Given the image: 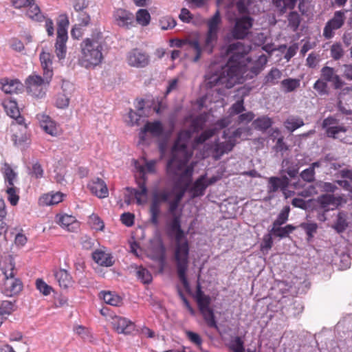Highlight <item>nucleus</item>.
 <instances>
[{
  "label": "nucleus",
  "instance_id": "19",
  "mask_svg": "<svg viewBox=\"0 0 352 352\" xmlns=\"http://www.w3.org/2000/svg\"><path fill=\"white\" fill-rule=\"evenodd\" d=\"M116 24L120 27L129 28L133 25L134 16L130 12L124 9H118L113 13Z\"/></svg>",
  "mask_w": 352,
  "mask_h": 352
},
{
  "label": "nucleus",
  "instance_id": "45",
  "mask_svg": "<svg viewBox=\"0 0 352 352\" xmlns=\"http://www.w3.org/2000/svg\"><path fill=\"white\" fill-rule=\"evenodd\" d=\"M2 171L6 186H14V181L16 179V174L12 168L8 164H5Z\"/></svg>",
  "mask_w": 352,
  "mask_h": 352
},
{
  "label": "nucleus",
  "instance_id": "16",
  "mask_svg": "<svg viewBox=\"0 0 352 352\" xmlns=\"http://www.w3.org/2000/svg\"><path fill=\"white\" fill-rule=\"evenodd\" d=\"M345 20L344 12L342 11H336L333 17L329 20L323 31V35L326 38H331L333 36V31L340 28L344 24Z\"/></svg>",
  "mask_w": 352,
  "mask_h": 352
},
{
  "label": "nucleus",
  "instance_id": "42",
  "mask_svg": "<svg viewBox=\"0 0 352 352\" xmlns=\"http://www.w3.org/2000/svg\"><path fill=\"white\" fill-rule=\"evenodd\" d=\"M294 229L295 227L292 225H287L285 227L275 226V225H273L270 233L276 236L284 238L292 232Z\"/></svg>",
  "mask_w": 352,
  "mask_h": 352
},
{
  "label": "nucleus",
  "instance_id": "41",
  "mask_svg": "<svg viewBox=\"0 0 352 352\" xmlns=\"http://www.w3.org/2000/svg\"><path fill=\"white\" fill-rule=\"evenodd\" d=\"M69 19L66 14H60L58 20L57 36L68 37Z\"/></svg>",
  "mask_w": 352,
  "mask_h": 352
},
{
  "label": "nucleus",
  "instance_id": "55",
  "mask_svg": "<svg viewBox=\"0 0 352 352\" xmlns=\"http://www.w3.org/2000/svg\"><path fill=\"white\" fill-rule=\"evenodd\" d=\"M69 98L65 93L58 94L55 98V105L59 109H64L68 107Z\"/></svg>",
  "mask_w": 352,
  "mask_h": 352
},
{
  "label": "nucleus",
  "instance_id": "38",
  "mask_svg": "<svg viewBox=\"0 0 352 352\" xmlns=\"http://www.w3.org/2000/svg\"><path fill=\"white\" fill-rule=\"evenodd\" d=\"M289 183V179L287 177H271L270 179V191L275 192L278 189H280L285 194L286 197H287L285 188H287Z\"/></svg>",
  "mask_w": 352,
  "mask_h": 352
},
{
  "label": "nucleus",
  "instance_id": "4",
  "mask_svg": "<svg viewBox=\"0 0 352 352\" xmlns=\"http://www.w3.org/2000/svg\"><path fill=\"white\" fill-rule=\"evenodd\" d=\"M236 2V8L240 14H249L254 12L252 5L254 0H217L219 6L231 7ZM273 3L283 14L287 10L293 9L296 0H273Z\"/></svg>",
  "mask_w": 352,
  "mask_h": 352
},
{
  "label": "nucleus",
  "instance_id": "50",
  "mask_svg": "<svg viewBox=\"0 0 352 352\" xmlns=\"http://www.w3.org/2000/svg\"><path fill=\"white\" fill-rule=\"evenodd\" d=\"M282 76L281 72L277 68H272L265 78V83L276 85Z\"/></svg>",
  "mask_w": 352,
  "mask_h": 352
},
{
  "label": "nucleus",
  "instance_id": "64",
  "mask_svg": "<svg viewBox=\"0 0 352 352\" xmlns=\"http://www.w3.org/2000/svg\"><path fill=\"white\" fill-rule=\"evenodd\" d=\"M36 288L45 296L49 295L52 290V288L43 280L38 279L36 280Z\"/></svg>",
  "mask_w": 352,
  "mask_h": 352
},
{
  "label": "nucleus",
  "instance_id": "57",
  "mask_svg": "<svg viewBox=\"0 0 352 352\" xmlns=\"http://www.w3.org/2000/svg\"><path fill=\"white\" fill-rule=\"evenodd\" d=\"M160 25L162 30H166L173 28L176 25V21L172 16H165L160 19Z\"/></svg>",
  "mask_w": 352,
  "mask_h": 352
},
{
  "label": "nucleus",
  "instance_id": "43",
  "mask_svg": "<svg viewBox=\"0 0 352 352\" xmlns=\"http://www.w3.org/2000/svg\"><path fill=\"white\" fill-rule=\"evenodd\" d=\"M40 60L43 70V75L47 76V74L50 73V76L52 77L53 72L52 67V63L51 60V55L49 53L43 52L40 55Z\"/></svg>",
  "mask_w": 352,
  "mask_h": 352
},
{
  "label": "nucleus",
  "instance_id": "26",
  "mask_svg": "<svg viewBox=\"0 0 352 352\" xmlns=\"http://www.w3.org/2000/svg\"><path fill=\"white\" fill-rule=\"evenodd\" d=\"M185 43H188L189 47L195 53V56L193 58V61H198L201 58V52L204 50L203 48L200 46L198 40L192 39L188 41H183L179 39H173L171 41V45L177 47H182Z\"/></svg>",
  "mask_w": 352,
  "mask_h": 352
},
{
  "label": "nucleus",
  "instance_id": "52",
  "mask_svg": "<svg viewBox=\"0 0 352 352\" xmlns=\"http://www.w3.org/2000/svg\"><path fill=\"white\" fill-rule=\"evenodd\" d=\"M6 193L8 195V199L11 205L16 206L19 199L18 188L14 186H7Z\"/></svg>",
  "mask_w": 352,
  "mask_h": 352
},
{
  "label": "nucleus",
  "instance_id": "1",
  "mask_svg": "<svg viewBox=\"0 0 352 352\" xmlns=\"http://www.w3.org/2000/svg\"><path fill=\"white\" fill-rule=\"evenodd\" d=\"M205 118L198 116L191 122L190 129L182 131L175 142L171 151V157L167 164L168 174L174 180V186L168 190L173 199L169 203V212L173 217L166 223V230L168 237L173 241L174 258L178 278L185 289H189L186 278L188 267L189 243L186 234L181 228L180 217L175 214L178 205L183 198L186 187L193 173V166L188 164L192 156V150L188 147L192 132L201 130L205 124Z\"/></svg>",
  "mask_w": 352,
  "mask_h": 352
},
{
  "label": "nucleus",
  "instance_id": "33",
  "mask_svg": "<svg viewBox=\"0 0 352 352\" xmlns=\"http://www.w3.org/2000/svg\"><path fill=\"white\" fill-rule=\"evenodd\" d=\"M63 194L60 192L43 195L39 199V204L41 206L58 204L63 201Z\"/></svg>",
  "mask_w": 352,
  "mask_h": 352
},
{
  "label": "nucleus",
  "instance_id": "13",
  "mask_svg": "<svg viewBox=\"0 0 352 352\" xmlns=\"http://www.w3.org/2000/svg\"><path fill=\"white\" fill-rule=\"evenodd\" d=\"M322 126L326 129L328 137L342 140L343 135L347 131L346 126L338 125V120L333 117H328L324 120Z\"/></svg>",
  "mask_w": 352,
  "mask_h": 352
},
{
  "label": "nucleus",
  "instance_id": "48",
  "mask_svg": "<svg viewBox=\"0 0 352 352\" xmlns=\"http://www.w3.org/2000/svg\"><path fill=\"white\" fill-rule=\"evenodd\" d=\"M135 19L140 25L147 26L151 21L150 13L146 9H140L136 12Z\"/></svg>",
  "mask_w": 352,
  "mask_h": 352
},
{
  "label": "nucleus",
  "instance_id": "11",
  "mask_svg": "<svg viewBox=\"0 0 352 352\" xmlns=\"http://www.w3.org/2000/svg\"><path fill=\"white\" fill-rule=\"evenodd\" d=\"M253 21V19L249 16L237 18L231 31L232 36L236 39L245 38L250 33Z\"/></svg>",
  "mask_w": 352,
  "mask_h": 352
},
{
  "label": "nucleus",
  "instance_id": "24",
  "mask_svg": "<svg viewBox=\"0 0 352 352\" xmlns=\"http://www.w3.org/2000/svg\"><path fill=\"white\" fill-rule=\"evenodd\" d=\"M156 160L144 161V164H141L138 161H134V167L137 172L139 173L141 183L145 184L146 174L153 173L155 172Z\"/></svg>",
  "mask_w": 352,
  "mask_h": 352
},
{
  "label": "nucleus",
  "instance_id": "47",
  "mask_svg": "<svg viewBox=\"0 0 352 352\" xmlns=\"http://www.w3.org/2000/svg\"><path fill=\"white\" fill-rule=\"evenodd\" d=\"M347 226L348 221L346 214L343 212H339L333 228L337 231V232L340 233L344 231Z\"/></svg>",
  "mask_w": 352,
  "mask_h": 352
},
{
  "label": "nucleus",
  "instance_id": "10",
  "mask_svg": "<svg viewBox=\"0 0 352 352\" xmlns=\"http://www.w3.org/2000/svg\"><path fill=\"white\" fill-rule=\"evenodd\" d=\"M139 189L133 188H126L125 189L124 199L127 205H130L135 199L137 204L140 205L146 202L148 197V190L146 184L138 182Z\"/></svg>",
  "mask_w": 352,
  "mask_h": 352
},
{
  "label": "nucleus",
  "instance_id": "29",
  "mask_svg": "<svg viewBox=\"0 0 352 352\" xmlns=\"http://www.w3.org/2000/svg\"><path fill=\"white\" fill-rule=\"evenodd\" d=\"M92 258L96 263L101 266L110 267L114 263L112 255L101 250L94 252Z\"/></svg>",
  "mask_w": 352,
  "mask_h": 352
},
{
  "label": "nucleus",
  "instance_id": "2",
  "mask_svg": "<svg viewBox=\"0 0 352 352\" xmlns=\"http://www.w3.org/2000/svg\"><path fill=\"white\" fill-rule=\"evenodd\" d=\"M252 49L251 45H246L241 41L229 44L226 48V54L229 56L228 63L221 65V70L206 75V84L212 87L221 85L227 89L232 88L236 83L239 82L245 71L250 70L253 74L257 75L264 68L267 62L265 55H260L254 63L247 57ZM219 68L218 66L212 65L210 72Z\"/></svg>",
  "mask_w": 352,
  "mask_h": 352
},
{
  "label": "nucleus",
  "instance_id": "36",
  "mask_svg": "<svg viewBox=\"0 0 352 352\" xmlns=\"http://www.w3.org/2000/svg\"><path fill=\"white\" fill-rule=\"evenodd\" d=\"M1 269L5 278L13 277L16 272L14 259L11 256H8L0 263Z\"/></svg>",
  "mask_w": 352,
  "mask_h": 352
},
{
  "label": "nucleus",
  "instance_id": "35",
  "mask_svg": "<svg viewBox=\"0 0 352 352\" xmlns=\"http://www.w3.org/2000/svg\"><path fill=\"white\" fill-rule=\"evenodd\" d=\"M300 86V80L298 78H287L280 82V89L284 93L296 91Z\"/></svg>",
  "mask_w": 352,
  "mask_h": 352
},
{
  "label": "nucleus",
  "instance_id": "44",
  "mask_svg": "<svg viewBox=\"0 0 352 352\" xmlns=\"http://www.w3.org/2000/svg\"><path fill=\"white\" fill-rule=\"evenodd\" d=\"M272 124L271 118L267 116H261L254 120L252 122V125L254 129L265 131L269 129Z\"/></svg>",
  "mask_w": 352,
  "mask_h": 352
},
{
  "label": "nucleus",
  "instance_id": "31",
  "mask_svg": "<svg viewBox=\"0 0 352 352\" xmlns=\"http://www.w3.org/2000/svg\"><path fill=\"white\" fill-rule=\"evenodd\" d=\"M26 8H28L26 15L32 20L41 22L45 19L35 0H32Z\"/></svg>",
  "mask_w": 352,
  "mask_h": 352
},
{
  "label": "nucleus",
  "instance_id": "58",
  "mask_svg": "<svg viewBox=\"0 0 352 352\" xmlns=\"http://www.w3.org/2000/svg\"><path fill=\"white\" fill-rule=\"evenodd\" d=\"M230 349L233 352H245L243 341L239 337H235L229 344Z\"/></svg>",
  "mask_w": 352,
  "mask_h": 352
},
{
  "label": "nucleus",
  "instance_id": "34",
  "mask_svg": "<svg viewBox=\"0 0 352 352\" xmlns=\"http://www.w3.org/2000/svg\"><path fill=\"white\" fill-rule=\"evenodd\" d=\"M3 106L7 114L14 119V122H17L18 118H23L20 116L19 109L16 101L11 99H5L3 102Z\"/></svg>",
  "mask_w": 352,
  "mask_h": 352
},
{
  "label": "nucleus",
  "instance_id": "61",
  "mask_svg": "<svg viewBox=\"0 0 352 352\" xmlns=\"http://www.w3.org/2000/svg\"><path fill=\"white\" fill-rule=\"evenodd\" d=\"M217 132L216 129H210L204 131L199 137L195 140L196 144H202L205 142L210 138L212 137Z\"/></svg>",
  "mask_w": 352,
  "mask_h": 352
},
{
  "label": "nucleus",
  "instance_id": "5",
  "mask_svg": "<svg viewBox=\"0 0 352 352\" xmlns=\"http://www.w3.org/2000/svg\"><path fill=\"white\" fill-rule=\"evenodd\" d=\"M52 78L50 73H47V76L43 75V77L36 74H32L25 80L28 92L36 98H44Z\"/></svg>",
  "mask_w": 352,
  "mask_h": 352
},
{
  "label": "nucleus",
  "instance_id": "28",
  "mask_svg": "<svg viewBox=\"0 0 352 352\" xmlns=\"http://www.w3.org/2000/svg\"><path fill=\"white\" fill-rule=\"evenodd\" d=\"M22 87V83L17 79L5 78L0 80V89L6 94L16 93Z\"/></svg>",
  "mask_w": 352,
  "mask_h": 352
},
{
  "label": "nucleus",
  "instance_id": "40",
  "mask_svg": "<svg viewBox=\"0 0 352 352\" xmlns=\"http://www.w3.org/2000/svg\"><path fill=\"white\" fill-rule=\"evenodd\" d=\"M340 174L342 179L338 181V184L352 193V170H342Z\"/></svg>",
  "mask_w": 352,
  "mask_h": 352
},
{
  "label": "nucleus",
  "instance_id": "56",
  "mask_svg": "<svg viewBox=\"0 0 352 352\" xmlns=\"http://www.w3.org/2000/svg\"><path fill=\"white\" fill-rule=\"evenodd\" d=\"M136 274L138 278L144 284L149 283L152 280V275L144 267H140L138 268Z\"/></svg>",
  "mask_w": 352,
  "mask_h": 352
},
{
  "label": "nucleus",
  "instance_id": "21",
  "mask_svg": "<svg viewBox=\"0 0 352 352\" xmlns=\"http://www.w3.org/2000/svg\"><path fill=\"white\" fill-rule=\"evenodd\" d=\"M112 325L118 333L129 334L135 330V324L126 318L115 316L112 318Z\"/></svg>",
  "mask_w": 352,
  "mask_h": 352
},
{
  "label": "nucleus",
  "instance_id": "25",
  "mask_svg": "<svg viewBox=\"0 0 352 352\" xmlns=\"http://www.w3.org/2000/svg\"><path fill=\"white\" fill-rule=\"evenodd\" d=\"M56 221L63 229L69 232H74L78 228V222L74 216L68 214H57Z\"/></svg>",
  "mask_w": 352,
  "mask_h": 352
},
{
  "label": "nucleus",
  "instance_id": "46",
  "mask_svg": "<svg viewBox=\"0 0 352 352\" xmlns=\"http://www.w3.org/2000/svg\"><path fill=\"white\" fill-rule=\"evenodd\" d=\"M68 37L57 36L56 42L55 44L56 54L59 59H63L66 55V46L65 43Z\"/></svg>",
  "mask_w": 352,
  "mask_h": 352
},
{
  "label": "nucleus",
  "instance_id": "3",
  "mask_svg": "<svg viewBox=\"0 0 352 352\" xmlns=\"http://www.w3.org/2000/svg\"><path fill=\"white\" fill-rule=\"evenodd\" d=\"M81 54L79 65L86 69H94L99 65L103 59L102 37L87 38L80 44Z\"/></svg>",
  "mask_w": 352,
  "mask_h": 352
},
{
  "label": "nucleus",
  "instance_id": "7",
  "mask_svg": "<svg viewBox=\"0 0 352 352\" xmlns=\"http://www.w3.org/2000/svg\"><path fill=\"white\" fill-rule=\"evenodd\" d=\"M221 21L219 10H217L215 14L207 21L208 31L202 48L209 54L212 52L217 43Z\"/></svg>",
  "mask_w": 352,
  "mask_h": 352
},
{
  "label": "nucleus",
  "instance_id": "15",
  "mask_svg": "<svg viewBox=\"0 0 352 352\" xmlns=\"http://www.w3.org/2000/svg\"><path fill=\"white\" fill-rule=\"evenodd\" d=\"M41 128L48 135L56 137L61 133L60 126L48 115L44 113H38L36 116Z\"/></svg>",
  "mask_w": 352,
  "mask_h": 352
},
{
  "label": "nucleus",
  "instance_id": "12",
  "mask_svg": "<svg viewBox=\"0 0 352 352\" xmlns=\"http://www.w3.org/2000/svg\"><path fill=\"white\" fill-rule=\"evenodd\" d=\"M126 63L133 67L143 68L150 63V57L145 52L135 48L129 51L126 54Z\"/></svg>",
  "mask_w": 352,
  "mask_h": 352
},
{
  "label": "nucleus",
  "instance_id": "53",
  "mask_svg": "<svg viewBox=\"0 0 352 352\" xmlns=\"http://www.w3.org/2000/svg\"><path fill=\"white\" fill-rule=\"evenodd\" d=\"M300 227L305 230L308 241H310L314 237L318 229L317 223L313 222L302 223L300 224Z\"/></svg>",
  "mask_w": 352,
  "mask_h": 352
},
{
  "label": "nucleus",
  "instance_id": "54",
  "mask_svg": "<svg viewBox=\"0 0 352 352\" xmlns=\"http://www.w3.org/2000/svg\"><path fill=\"white\" fill-rule=\"evenodd\" d=\"M15 309L14 302L9 300L0 302V316L10 315Z\"/></svg>",
  "mask_w": 352,
  "mask_h": 352
},
{
  "label": "nucleus",
  "instance_id": "6",
  "mask_svg": "<svg viewBox=\"0 0 352 352\" xmlns=\"http://www.w3.org/2000/svg\"><path fill=\"white\" fill-rule=\"evenodd\" d=\"M252 134L250 127L238 128L234 133L232 137H230L228 140L225 137L226 140L222 142H215L210 148V151L212 153L215 159H219L224 153L230 151L234 146L233 140L235 138H247Z\"/></svg>",
  "mask_w": 352,
  "mask_h": 352
},
{
  "label": "nucleus",
  "instance_id": "30",
  "mask_svg": "<svg viewBox=\"0 0 352 352\" xmlns=\"http://www.w3.org/2000/svg\"><path fill=\"white\" fill-rule=\"evenodd\" d=\"M321 76L323 80L333 83L336 88H340L342 82L340 77L336 74L334 69L329 67H324L321 70Z\"/></svg>",
  "mask_w": 352,
  "mask_h": 352
},
{
  "label": "nucleus",
  "instance_id": "60",
  "mask_svg": "<svg viewBox=\"0 0 352 352\" xmlns=\"http://www.w3.org/2000/svg\"><path fill=\"white\" fill-rule=\"evenodd\" d=\"M289 25L296 30L300 23V17L297 12H291L288 15Z\"/></svg>",
  "mask_w": 352,
  "mask_h": 352
},
{
  "label": "nucleus",
  "instance_id": "39",
  "mask_svg": "<svg viewBox=\"0 0 352 352\" xmlns=\"http://www.w3.org/2000/svg\"><path fill=\"white\" fill-rule=\"evenodd\" d=\"M100 297L102 298L104 302L112 306H120L122 305V298L116 294L111 292H101Z\"/></svg>",
  "mask_w": 352,
  "mask_h": 352
},
{
  "label": "nucleus",
  "instance_id": "17",
  "mask_svg": "<svg viewBox=\"0 0 352 352\" xmlns=\"http://www.w3.org/2000/svg\"><path fill=\"white\" fill-rule=\"evenodd\" d=\"M164 131V127L160 121L147 122L143 128L141 129L139 137L142 142L147 140V134L149 133L153 137H160Z\"/></svg>",
  "mask_w": 352,
  "mask_h": 352
},
{
  "label": "nucleus",
  "instance_id": "37",
  "mask_svg": "<svg viewBox=\"0 0 352 352\" xmlns=\"http://www.w3.org/2000/svg\"><path fill=\"white\" fill-rule=\"evenodd\" d=\"M54 276L60 287L66 289L72 285V276L65 270L60 269L56 271Z\"/></svg>",
  "mask_w": 352,
  "mask_h": 352
},
{
  "label": "nucleus",
  "instance_id": "62",
  "mask_svg": "<svg viewBox=\"0 0 352 352\" xmlns=\"http://www.w3.org/2000/svg\"><path fill=\"white\" fill-rule=\"evenodd\" d=\"M89 223L91 224L92 228L96 230H102L104 227L103 221L99 217L95 214L89 217Z\"/></svg>",
  "mask_w": 352,
  "mask_h": 352
},
{
  "label": "nucleus",
  "instance_id": "59",
  "mask_svg": "<svg viewBox=\"0 0 352 352\" xmlns=\"http://www.w3.org/2000/svg\"><path fill=\"white\" fill-rule=\"evenodd\" d=\"M289 213V207L285 206L278 214L277 219L274 221L273 225L275 226H280L284 224L288 219Z\"/></svg>",
  "mask_w": 352,
  "mask_h": 352
},
{
  "label": "nucleus",
  "instance_id": "23",
  "mask_svg": "<svg viewBox=\"0 0 352 352\" xmlns=\"http://www.w3.org/2000/svg\"><path fill=\"white\" fill-rule=\"evenodd\" d=\"M170 197V195L168 193V189L154 193L150 208L151 214L159 215L160 213L161 202L168 201Z\"/></svg>",
  "mask_w": 352,
  "mask_h": 352
},
{
  "label": "nucleus",
  "instance_id": "8",
  "mask_svg": "<svg viewBox=\"0 0 352 352\" xmlns=\"http://www.w3.org/2000/svg\"><path fill=\"white\" fill-rule=\"evenodd\" d=\"M199 309L203 316L204 320L209 327L217 329L213 309L210 307L211 298L206 295L199 289L196 294Z\"/></svg>",
  "mask_w": 352,
  "mask_h": 352
},
{
  "label": "nucleus",
  "instance_id": "63",
  "mask_svg": "<svg viewBox=\"0 0 352 352\" xmlns=\"http://www.w3.org/2000/svg\"><path fill=\"white\" fill-rule=\"evenodd\" d=\"M331 55L335 60H338L343 56V49L340 43H334L331 46Z\"/></svg>",
  "mask_w": 352,
  "mask_h": 352
},
{
  "label": "nucleus",
  "instance_id": "27",
  "mask_svg": "<svg viewBox=\"0 0 352 352\" xmlns=\"http://www.w3.org/2000/svg\"><path fill=\"white\" fill-rule=\"evenodd\" d=\"M245 110V107L243 105V100H240L234 103L229 109L230 116L227 118H224L218 120L216 123L217 126L220 128H224L228 126L230 122V117L234 115H237L242 113Z\"/></svg>",
  "mask_w": 352,
  "mask_h": 352
},
{
  "label": "nucleus",
  "instance_id": "14",
  "mask_svg": "<svg viewBox=\"0 0 352 352\" xmlns=\"http://www.w3.org/2000/svg\"><path fill=\"white\" fill-rule=\"evenodd\" d=\"M11 128L13 131L12 140L15 145L21 146L28 141L27 125L24 122L23 118H18L17 122H13L11 124Z\"/></svg>",
  "mask_w": 352,
  "mask_h": 352
},
{
  "label": "nucleus",
  "instance_id": "9",
  "mask_svg": "<svg viewBox=\"0 0 352 352\" xmlns=\"http://www.w3.org/2000/svg\"><path fill=\"white\" fill-rule=\"evenodd\" d=\"M191 179L192 177H190V180L188 184L186 191H188L191 198H195L202 197L205 194L206 188L209 186L217 182L219 179V177L217 176H212L210 178H208L206 174L202 175L198 177L192 184H191V185H190Z\"/></svg>",
  "mask_w": 352,
  "mask_h": 352
},
{
  "label": "nucleus",
  "instance_id": "22",
  "mask_svg": "<svg viewBox=\"0 0 352 352\" xmlns=\"http://www.w3.org/2000/svg\"><path fill=\"white\" fill-rule=\"evenodd\" d=\"M3 292L7 296H12L19 294L23 287L21 281L13 277L5 278Z\"/></svg>",
  "mask_w": 352,
  "mask_h": 352
},
{
  "label": "nucleus",
  "instance_id": "20",
  "mask_svg": "<svg viewBox=\"0 0 352 352\" xmlns=\"http://www.w3.org/2000/svg\"><path fill=\"white\" fill-rule=\"evenodd\" d=\"M301 157L300 155H296V159H285L282 162V172L287 173L290 177H295L298 173L299 168L304 164L303 162H300Z\"/></svg>",
  "mask_w": 352,
  "mask_h": 352
},
{
  "label": "nucleus",
  "instance_id": "18",
  "mask_svg": "<svg viewBox=\"0 0 352 352\" xmlns=\"http://www.w3.org/2000/svg\"><path fill=\"white\" fill-rule=\"evenodd\" d=\"M90 192L99 199L106 198L109 196V190L106 183L100 178L96 177L91 179L87 184Z\"/></svg>",
  "mask_w": 352,
  "mask_h": 352
},
{
  "label": "nucleus",
  "instance_id": "51",
  "mask_svg": "<svg viewBox=\"0 0 352 352\" xmlns=\"http://www.w3.org/2000/svg\"><path fill=\"white\" fill-rule=\"evenodd\" d=\"M304 125V122L301 118H289L285 122V126L290 131H294L298 128Z\"/></svg>",
  "mask_w": 352,
  "mask_h": 352
},
{
  "label": "nucleus",
  "instance_id": "32",
  "mask_svg": "<svg viewBox=\"0 0 352 352\" xmlns=\"http://www.w3.org/2000/svg\"><path fill=\"white\" fill-rule=\"evenodd\" d=\"M318 201L324 210H329L336 208L340 204L341 199L332 195H323L318 198Z\"/></svg>",
  "mask_w": 352,
  "mask_h": 352
},
{
  "label": "nucleus",
  "instance_id": "49",
  "mask_svg": "<svg viewBox=\"0 0 352 352\" xmlns=\"http://www.w3.org/2000/svg\"><path fill=\"white\" fill-rule=\"evenodd\" d=\"M142 118V113L130 110L125 117V122L130 126L140 125Z\"/></svg>",
  "mask_w": 352,
  "mask_h": 352
}]
</instances>
